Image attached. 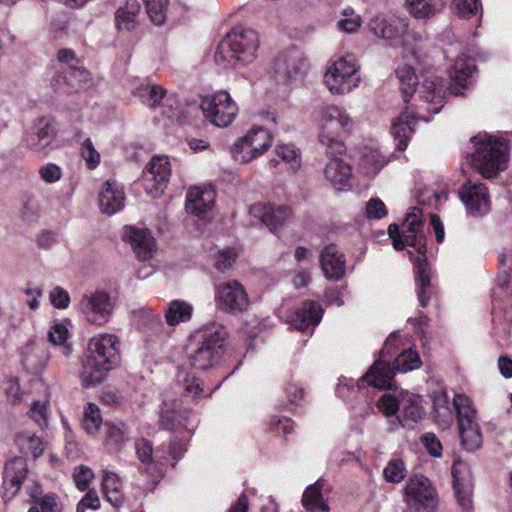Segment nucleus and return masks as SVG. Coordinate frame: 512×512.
I'll use <instances>...</instances> for the list:
<instances>
[{"label": "nucleus", "instance_id": "1", "mask_svg": "<svg viewBox=\"0 0 512 512\" xmlns=\"http://www.w3.org/2000/svg\"><path fill=\"white\" fill-rule=\"evenodd\" d=\"M423 223L420 218V210L413 208L406 216L401 231L397 224L388 227L389 237L393 241V247L401 250L404 246H411L421 255L413 259L415 268L416 294L419 306H428L434 289L431 284L430 267L426 261V237L423 233Z\"/></svg>", "mask_w": 512, "mask_h": 512}, {"label": "nucleus", "instance_id": "2", "mask_svg": "<svg viewBox=\"0 0 512 512\" xmlns=\"http://www.w3.org/2000/svg\"><path fill=\"white\" fill-rule=\"evenodd\" d=\"M220 385L218 384L215 389L205 394L199 378L187 369H179L175 378V390L181 395V398L163 402L159 411L160 427L170 431L185 429L188 433L193 432L196 425L188 406L197 403L204 397H210Z\"/></svg>", "mask_w": 512, "mask_h": 512}, {"label": "nucleus", "instance_id": "3", "mask_svg": "<svg viewBox=\"0 0 512 512\" xmlns=\"http://www.w3.org/2000/svg\"><path fill=\"white\" fill-rule=\"evenodd\" d=\"M478 55V49L472 47L456 58L449 70L451 79L449 85H446V81L434 73L424 79L420 97L427 104L426 109L429 112L434 114L440 112L444 106L447 92L452 95H462V89L471 85L473 74L476 71L474 57Z\"/></svg>", "mask_w": 512, "mask_h": 512}, {"label": "nucleus", "instance_id": "4", "mask_svg": "<svg viewBox=\"0 0 512 512\" xmlns=\"http://www.w3.org/2000/svg\"><path fill=\"white\" fill-rule=\"evenodd\" d=\"M398 334L392 332L386 339L380 356L367 373L357 380L356 387L360 391L366 387H373L377 389H390L392 381L396 372L406 373L420 368L422 365L419 354L411 348L401 351L393 362V367L390 366L389 361L385 359L395 349Z\"/></svg>", "mask_w": 512, "mask_h": 512}, {"label": "nucleus", "instance_id": "5", "mask_svg": "<svg viewBox=\"0 0 512 512\" xmlns=\"http://www.w3.org/2000/svg\"><path fill=\"white\" fill-rule=\"evenodd\" d=\"M119 360L120 341L115 334L99 333L93 336L82 360L80 379L83 386L89 388L100 384Z\"/></svg>", "mask_w": 512, "mask_h": 512}, {"label": "nucleus", "instance_id": "6", "mask_svg": "<svg viewBox=\"0 0 512 512\" xmlns=\"http://www.w3.org/2000/svg\"><path fill=\"white\" fill-rule=\"evenodd\" d=\"M258 47L256 31L234 27L219 43L214 60L223 69L244 67L255 60Z\"/></svg>", "mask_w": 512, "mask_h": 512}, {"label": "nucleus", "instance_id": "7", "mask_svg": "<svg viewBox=\"0 0 512 512\" xmlns=\"http://www.w3.org/2000/svg\"><path fill=\"white\" fill-rule=\"evenodd\" d=\"M227 338L225 327L217 322H211L192 335L188 346V360L197 370H208L216 367L221 359L224 343Z\"/></svg>", "mask_w": 512, "mask_h": 512}, {"label": "nucleus", "instance_id": "8", "mask_svg": "<svg viewBox=\"0 0 512 512\" xmlns=\"http://www.w3.org/2000/svg\"><path fill=\"white\" fill-rule=\"evenodd\" d=\"M354 127V120L345 108L327 105L320 111L319 142L329 155L345 153L346 147L341 140L349 135Z\"/></svg>", "mask_w": 512, "mask_h": 512}, {"label": "nucleus", "instance_id": "9", "mask_svg": "<svg viewBox=\"0 0 512 512\" xmlns=\"http://www.w3.org/2000/svg\"><path fill=\"white\" fill-rule=\"evenodd\" d=\"M471 141L475 147L472 164L480 174L490 178L505 169L508 159V146L505 140L487 133H479Z\"/></svg>", "mask_w": 512, "mask_h": 512}, {"label": "nucleus", "instance_id": "10", "mask_svg": "<svg viewBox=\"0 0 512 512\" xmlns=\"http://www.w3.org/2000/svg\"><path fill=\"white\" fill-rule=\"evenodd\" d=\"M422 397L408 391H395L393 394H384L378 402L379 410L386 416H393L399 412L398 420L407 429H414L424 416L421 405Z\"/></svg>", "mask_w": 512, "mask_h": 512}, {"label": "nucleus", "instance_id": "11", "mask_svg": "<svg viewBox=\"0 0 512 512\" xmlns=\"http://www.w3.org/2000/svg\"><path fill=\"white\" fill-rule=\"evenodd\" d=\"M360 81V66L353 55L341 56L331 62L324 76V82L333 94H347L358 87Z\"/></svg>", "mask_w": 512, "mask_h": 512}, {"label": "nucleus", "instance_id": "12", "mask_svg": "<svg viewBox=\"0 0 512 512\" xmlns=\"http://www.w3.org/2000/svg\"><path fill=\"white\" fill-rule=\"evenodd\" d=\"M453 408L457 414L459 437L462 446L467 451L481 447L482 434L477 422V412L472 406L471 399L464 394H455Z\"/></svg>", "mask_w": 512, "mask_h": 512}, {"label": "nucleus", "instance_id": "13", "mask_svg": "<svg viewBox=\"0 0 512 512\" xmlns=\"http://www.w3.org/2000/svg\"><path fill=\"white\" fill-rule=\"evenodd\" d=\"M272 143L273 136L270 131L261 126H255L234 143L232 154L237 162L249 163L266 153Z\"/></svg>", "mask_w": 512, "mask_h": 512}, {"label": "nucleus", "instance_id": "14", "mask_svg": "<svg viewBox=\"0 0 512 512\" xmlns=\"http://www.w3.org/2000/svg\"><path fill=\"white\" fill-rule=\"evenodd\" d=\"M204 116L217 127L229 126L238 114V106L227 91H218L202 98Z\"/></svg>", "mask_w": 512, "mask_h": 512}, {"label": "nucleus", "instance_id": "15", "mask_svg": "<svg viewBox=\"0 0 512 512\" xmlns=\"http://www.w3.org/2000/svg\"><path fill=\"white\" fill-rule=\"evenodd\" d=\"M405 502L409 512H435L436 492L428 478L415 476L404 488Z\"/></svg>", "mask_w": 512, "mask_h": 512}, {"label": "nucleus", "instance_id": "16", "mask_svg": "<svg viewBox=\"0 0 512 512\" xmlns=\"http://www.w3.org/2000/svg\"><path fill=\"white\" fill-rule=\"evenodd\" d=\"M214 300L219 311L232 315L245 312L250 305L246 289L236 280L217 285Z\"/></svg>", "mask_w": 512, "mask_h": 512}, {"label": "nucleus", "instance_id": "17", "mask_svg": "<svg viewBox=\"0 0 512 512\" xmlns=\"http://www.w3.org/2000/svg\"><path fill=\"white\" fill-rule=\"evenodd\" d=\"M57 59L61 64L67 65V69L55 76L56 90H60L64 84L71 89H80L90 81L89 72L82 66L81 61L70 49H60Z\"/></svg>", "mask_w": 512, "mask_h": 512}, {"label": "nucleus", "instance_id": "18", "mask_svg": "<svg viewBox=\"0 0 512 512\" xmlns=\"http://www.w3.org/2000/svg\"><path fill=\"white\" fill-rule=\"evenodd\" d=\"M113 309L111 297L104 291L86 293L79 302V310L85 319L97 326H102L110 320Z\"/></svg>", "mask_w": 512, "mask_h": 512}, {"label": "nucleus", "instance_id": "19", "mask_svg": "<svg viewBox=\"0 0 512 512\" xmlns=\"http://www.w3.org/2000/svg\"><path fill=\"white\" fill-rule=\"evenodd\" d=\"M171 176V165L167 156H154L143 175V187L147 194L158 197L163 194Z\"/></svg>", "mask_w": 512, "mask_h": 512}, {"label": "nucleus", "instance_id": "20", "mask_svg": "<svg viewBox=\"0 0 512 512\" xmlns=\"http://www.w3.org/2000/svg\"><path fill=\"white\" fill-rule=\"evenodd\" d=\"M459 196L470 215L483 216L490 211V196L483 183L467 181L461 186Z\"/></svg>", "mask_w": 512, "mask_h": 512}, {"label": "nucleus", "instance_id": "21", "mask_svg": "<svg viewBox=\"0 0 512 512\" xmlns=\"http://www.w3.org/2000/svg\"><path fill=\"white\" fill-rule=\"evenodd\" d=\"M250 214L262 221L263 224L275 231L288 224L293 214L291 209L286 205H274L271 203H256L250 207Z\"/></svg>", "mask_w": 512, "mask_h": 512}, {"label": "nucleus", "instance_id": "22", "mask_svg": "<svg viewBox=\"0 0 512 512\" xmlns=\"http://www.w3.org/2000/svg\"><path fill=\"white\" fill-rule=\"evenodd\" d=\"M344 154L345 153L329 155L326 151L328 162L323 171L324 176L334 189L338 191H348L352 187V169L351 166L342 159Z\"/></svg>", "mask_w": 512, "mask_h": 512}, {"label": "nucleus", "instance_id": "23", "mask_svg": "<svg viewBox=\"0 0 512 512\" xmlns=\"http://www.w3.org/2000/svg\"><path fill=\"white\" fill-rule=\"evenodd\" d=\"M27 472V463L22 458H14L5 464L2 485L4 501L11 500L18 493Z\"/></svg>", "mask_w": 512, "mask_h": 512}, {"label": "nucleus", "instance_id": "24", "mask_svg": "<svg viewBox=\"0 0 512 512\" xmlns=\"http://www.w3.org/2000/svg\"><path fill=\"white\" fill-rule=\"evenodd\" d=\"M320 265L324 276L330 281H338L346 273L345 255L334 244L326 245L321 250Z\"/></svg>", "mask_w": 512, "mask_h": 512}, {"label": "nucleus", "instance_id": "25", "mask_svg": "<svg viewBox=\"0 0 512 512\" xmlns=\"http://www.w3.org/2000/svg\"><path fill=\"white\" fill-rule=\"evenodd\" d=\"M122 239L131 245L139 260H149L155 252V240L146 228L128 226L124 230Z\"/></svg>", "mask_w": 512, "mask_h": 512}, {"label": "nucleus", "instance_id": "26", "mask_svg": "<svg viewBox=\"0 0 512 512\" xmlns=\"http://www.w3.org/2000/svg\"><path fill=\"white\" fill-rule=\"evenodd\" d=\"M369 29L379 38L396 40L407 32L408 20L400 17L387 19L383 15H376L370 20Z\"/></svg>", "mask_w": 512, "mask_h": 512}, {"label": "nucleus", "instance_id": "27", "mask_svg": "<svg viewBox=\"0 0 512 512\" xmlns=\"http://www.w3.org/2000/svg\"><path fill=\"white\" fill-rule=\"evenodd\" d=\"M306 68L303 53L298 48H291L280 55L275 61V71L284 75L287 79L293 80L301 76Z\"/></svg>", "mask_w": 512, "mask_h": 512}, {"label": "nucleus", "instance_id": "28", "mask_svg": "<svg viewBox=\"0 0 512 512\" xmlns=\"http://www.w3.org/2000/svg\"><path fill=\"white\" fill-rule=\"evenodd\" d=\"M323 316V309L318 302L305 301L296 310L293 318L292 325L302 331L309 332L311 336L314 328L320 323Z\"/></svg>", "mask_w": 512, "mask_h": 512}, {"label": "nucleus", "instance_id": "29", "mask_svg": "<svg viewBox=\"0 0 512 512\" xmlns=\"http://www.w3.org/2000/svg\"><path fill=\"white\" fill-rule=\"evenodd\" d=\"M125 204L123 187L113 180H107L99 193V207L102 213L112 215L121 211Z\"/></svg>", "mask_w": 512, "mask_h": 512}, {"label": "nucleus", "instance_id": "30", "mask_svg": "<svg viewBox=\"0 0 512 512\" xmlns=\"http://www.w3.org/2000/svg\"><path fill=\"white\" fill-rule=\"evenodd\" d=\"M418 118L415 116L413 110L406 107L399 117L393 122L391 134L396 141L398 150H405L408 146L409 139L414 132V126Z\"/></svg>", "mask_w": 512, "mask_h": 512}, {"label": "nucleus", "instance_id": "31", "mask_svg": "<svg viewBox=\"0 0 512 512\" xmlns=\"http://www.w3.org/2000/svg\"><path fill=\"white\" fill-rule=\"evenodd\" d=\"M214 202L215 192L213 190L193 187L187 192L185 208L188 213L201 217L212 209Z\"/></svg>", "mask_w": 512, "mask_h": 512}, {"label": "nucleus", "instance_id": "32", "mask_svg": "<svg viewBox=\"0 0 512 512\" xmlns=\"http://www.w3.org/2000/svg\"><path fill=\"white\" fill-rule=\"evenodd\" d=\"M329 490L328 483L319 479L314 484L308 486L302 496L303 506L310 512H326L328 505L324 501L322 491Z\"/></svg>", "mask_w": 512, "mask_h": 512}, {"label": "nucleus", "instance_id": "33", "mask_svg": "<svg viewBox=\"0 0 512 512\" xmlns=\"http://www.w3.org/2000/svg\"><path fill=\"white\" fill-rule=\"evenodd\" d=\"M194 307L187 301L175 299L164 308V319L168 326L176 327L191 320Z\"/></svg>", "mask_w": 512, "mask_h": 512}, {"label": "nucleus", "instance_id": "34", "mask_svg": "<svg viewBox=\"0 0 512 512\" xmlns=\"http://www.w3.org/2000/svg\"><path fill=\"white\" fill-rule=\"evenodd\" d=\"M141 4L138 0H127L115 13L116 26L119 30L133 31L139 24Z\"/></svg>", "mask_w": 512, "mask_h": 512}, {"label": "nucleus", "instance_id": "35", "mask_svg": "<svg viewBox=\"0 0 512 512\" xmlns=\"http://www.w3.org/2000/svg\"><path fill=\"white\" fill-rule=\"evenodd\" d=\"M432 402L437 422L443 427H448L453 422L454 413L450 407L449 395L441 389L432 393Z\"/></svg>", "mask_w": 512, "mask_h": 512}, {"label": "nucleus", "instance_id": "36", "mask_svg": "<svg viewBox=\"0 0 512 512\" xmlns=\"http://www.w3.org/2000/svg\"><path fill=\"white\" fill-rule=\"evenodd\" d=\"M405 7L414 18L428 19L441 11L442 4L436 0H405Z\"/></svg>", "mask_w": 512, "mask_h": 512}, {"label": "nucleus", "instance_id": "37", "mask_svg": "<svg viewBox=\"0 0 512 512\" xmlns=\"http://www.w3.org/2000/svg\"><path fill=\"white\" fill-rule=\"evenodd\" d=\"M102 489L106 500L115 508L123 505L124 497L121 492L119 477L113 472H106L102 479Z\"/></svg>", "mask_w": 512, "mask_h": 512}, {"label": "nucleus", "instance_id": "38", "mask_svg": "<svg viewBox=\"0 0 512 512\" xmlns=\"http://www.w3.org/2000/svg\"><path fill=\"white\" fill-rule=\"evenodd\" d=\"M16 443L25 454H31L33 458L40 457L45 450V442L40 436L29 431H23L17 434Z\"/></svg>", "mask_w": 512, "mask_h": 512}, {"label": "nucleus", "instance_id": "39", "mask_svg": "<svg viewBox=\"0 0 512 512\" xmlns=\"http://www.w3.org/2000/svg\"><path fill=\"white\" fill-rule=\"evenodd\" d=\"M176 0H145L146 12L153 24L161 26L165 23Z\"/></svg>", "mask_w": 512, "mask_h": 512}, {"label": "nucleus", "instance_id": "40", "mask_svg": "<svg viewBox=\"0 0 512 512\" xmlns=\"http://www.w3.org/2000/svg\"><path fill=\"white\" fill-rule=\"evenodd\" d=\"M276 155L288 166V171L297 173L302 166L300 150L294 144H279L275 148Z\"/></svg>", "mask_w": 512, "mask_h": 512}, {"label": "nucleus", "instance_id": "41", "mask_svg": "<svg viewBox=\"0 0 512 512\" xmlns=\"http://www.w3.org/2000/svg\"><path fill=\"white\" fill-rule=\"evenodd\" d=\"M128 440V432L123 423H106L105 444L113 451H120Z\"/></svg>", "mask_w": 512, "mask_h": 512}, {"label": "nucleus", "instance_id": "42", "mask_svg": "<svg viewBox=\"0 0 512 512\" xmlns=\"http://www.w3.org/2000/svg\"><path fill=\"white\" fill-rule=\"evenodd\" d=\"M397 77L400 81V90L403 95L404 102H408V96L413 95L415 87L418 84V77L410 66L399 67L396 70Z\"/></svg>", "mask_w": 512, "mask_h": 512}, {"label": "nucleus", "instance_id": "43", "mask_svg": "<svg viewBox=\"0 0 512 512\" xmlns=\"http://www.w3.org/2000/svg\"><path fill=\"white\" fill-rule=\"evenodd\" d=\"M102 425L100 409L94 403H88L84 408L82 426L88 434L96 433Z\"/></svg>", "mask_w": 512, "mask_h": 512}, {"label": "nucleus", "instance_id": "44", "mask_svg": "<svg viewBox=\"0 0 512 512\" xmlns=\"http://www.w3.org/2000/svg\"><path fill=\"white\" fill-rule=\"evenodd\" d=\"M68 337V329L64 323L55 322L49 332L48 339L53 345L60 346L62 349V353L65 356H69L71 354L72 348L70 345L66 343Z\"/></svg>", "mask_w": 512, "mask_h": 512}, {"label": "nucleus", "instance_id": "45", "mask_svg": "<svg viewBox=\"0 0 512 512\" xmlns=\"http://www.w3.org/2000/svg\"><path fill=\"white\" fill-rule=\"evenodd\" d=\"M34 131L37 134L38 142L33 141L32 145L36 146V152H43L52 142L54 137V128L50 122L41 120L35 127Z\"/></svg>", "mask_w": 512, "mask_h": 512}, {"label": "nucleus", "instance_id": "46", "mask_svg": "<svg viewBox=\"0 0 512 512\" xmlns=\"http://www.w3.org/2000/svg\"><path fill=\"white\" fill-rule=\"evenodd\" d=\"M386 164L387 161L382 155H380L377 150H370L369 152L365 153L361 161L364 172L368 175H375Z\"/></svg>", "mask_w": 512, "mask_h": 512}, {"label": "nucleus", "instance_id": "47", "mask_svg": "<svg viewBox=\"0 0 512 512\" xmlns=\"http://www.w3.org/2000/svg\"><path fill=\"white\" fill-rule=\"evenodd\" d=\"M80 155L91 170L97 168L101 162V155L90 138H85L80 143Z\"/></svg>", "mask_w": 512, "mask_h": 512}, {"label": "nucleus", "instance_id": "48", "mask_svg": "<svg viewBox=\"0 0 512 512\" xmlns=\"http://www.w3.org/2000/svg\"><path fill=\"white\" fill-rule=\"evenodd\" d=\"M211 253L214 257L215 267L221 272L229 269L237 257L235 249L230 247L224 249L214 248L211 250Z\"/></svg>", "mask_w": 512, "mask_h": 512}, {"label": "nucleus", "instance_id": "49", "mask_svg": "<svg viewBox=\"0 0 512 512\" xmlns=\"http://www.w3.org/2000/svg\"><path fill=\"white\" fill-rule=\"evenodd\" d=\"M342 18L338 21L337 27L345 33H354L361 26V17L352 8H346L342 12Z\"/></svg>", "mask_w": 512, "mask_h": 512}, {"label": "nucleus", "instance_id": "50", "mask_svg": "<svg viewBox=\"0 0 512 512\" xmlns=\"http://www.w3.org/2000/svg\"><path fill=\"white\" fill-rule=\"evenodd\" d=\"M49 406L46 401H33L28 412L29 417L41 428L48 425Z\"/></svg>", "mask_w": 512, "mask_h": 512}, {"label": "nucleus", "instance_id": "51", "mask_svg": "<svg viewBox=\"0 0 512 512\" xmlns=\"http://www.w3.org/2000/svg\"><path fill=\"white\" fill-rule=\"evenodd\" d=\"M456 467H452V477H453V489L457 498L459 505L463 509H469L471 507V493L470 490L465 487L456 474Z\"/></svg>", "mask_w": 512, "mask_h": 512}, {"label": "nucleus", "instance_id": "52", "mask_svg": "<svg viewBox=\"0 0 512 512\" xmlns=\"http://www.w3.org/2000/svg\"><path fill=\"white\" fill-rule=\"evenodd\" d=\"M452 7L461 18H470L481 10L480 0H453Z\"/></svg>", "mask_w": 512, "mask_h": 512}, {"label": "nucleus", "instance_id": "53", "mask_svg": "<svg viewBox=\"0 0 512 512\" xmlns=\"http://www.w3.org/2000/svg\"><path fill=\"white\" fill-rule=\"evenodd\" d=\"M33 506H38L39 512H61V504L58 496L54 493H48L40 497L33 496Z\"/></svg>", "mask_w": 512, "mask_h": 512}, {"label": "nucleus", "instance_id": "54", "mask_svg": "<svg viewBox=\"0 0 512 512\" xmlns=\"http://www.w3.org/2000/svg\"><path fill=\"white\" fill-rule=\"evenodd\" d=\"M386 481L399 483L405 477V466L400 460L390 461L383 471Z\"/></svg>", "mask_w": 512, "mask_h": 512}, {"label": "nucleus", "instance_id": "55", "mask_svg": "<svg viewBox=\"0 0 512 512\" xmlns=\"http://www.w3.org/2000/svg\"><path fill=\"white\" fill-rule=\"evenodd\" d=\"M384 202L379 198H371L365 205V214L369 220H379L387 215Z\"/></svg>", "mask_w": 512, "mask_h": 512}, {"label": "nucleus", "instance_id": "56", "mask_svg": "<svg viewBox=\"0 0 512 512\" xmlns=\"http://www.w3.org/2000/svg\"><path fill=\"white\" fill-rule=\"evenodd\" d=\"M420 442L425 448V450L432 457H441L442 456V444L439 438L431 432H427L420 437Z\"/></svg>", "mask_w": 512, "mask_h": 512}, {"label": "nucleus", "instance_id": "57", "mask_svg": "<svg viewBox=\"0 0 512 512\" xmlns=\"http://www.w3.org/2000/svg\"><path fill=\"white\" fill-rule=\"evenodd\" d=\"M135 450L142 464L150 466L153 463V448L148 440L143 438L137 439L135 441Z\"/></svg>", "mask_w": 512, "mask_h": 512}, {"label": "nucleus", "instance_id": "58", "mask_svg": "<svg viewBox=\"0 0 512 512\" xmlns=\"http://www.w3.org/2000/svg\"><path fill=\"white\" fill-rule=\"evenodd\" d=\"M293 429V422L287 417L272 416L269 421V430L276 436H286Z\"/></svg>", "mask_w": 512, "mask_h": 512}, {"label": "nucleus", "instance_id": "59", "mask_svg": "<svg viewBox=\"0 0 512 512\" xmlns=\"http://www.w3.org/2000/svg\"><path fill=\"white\" fill-rule=\"evenodd\" d=\"M93 476L94 474L92 470L83 465L76 467L73 472L75 485L81 491H84L88 488V485Z\"/></svg>", "mask_w": 512, "mask_h": 512}, {"label": "nucleus", "instance_id": "60", "mask_svg": "<svg viewBox=\"0 0 512 512\" xmlns=\"http://www.w3.org/2000/svg\"><path fill=\"white\" fill-rule=\"evenodd\" d=\"M49 300L53 307L66 309L70 303V296L62 287L56 286L49 292Z\"/></svg>", "mask_w": 512, "mask_h": 512}, {"label": "nucleus", "instance_id": "61", "mask_svg": "<svg viewBox=\"0 0 512 512\" xmlns=\"http://www.w3.org/2000/svg\"><path fill=\"white\" fill-rule=\"evenodd\" d=\"M152 85L148 79H135L131 83V93L146 105Z\"/></svg>", "mask_w": 512, "mask_h": 512}, {"label": "nucleus", "instance_id": "62", "mask_svg": "<svg viewBox=\"0 0 512 512\" xmlns=\"http://www.w3.org/2000/svg\"><path fill=\"white\" fill-rule=\"evenodd\" d=\"M149 97L146 102V105L150 108H155L158 105H160V101L164 100L170 107H172V104L170 103L172 101L171 98L166 97V90L162 88L159 85L153 84L151 87V90H149Z\"/></svg>", "mask_w": 512, "mask_h": 512}, {"label": "nucleus", "instance_id": "63", "mask_svg": "<svg viewBox=\"0 0 512 512\" xmlns=\"http://www.w3.org/2000/svg\"><path fill=\"white\" fill-rule=\"evenodd\" d=\"M41 179L46 183H55L61 179L62 170L54 163H47L39 169Z\"/></svg>", "mask_w": 512, "mask_h": 512}, {"label": "nucleus", "instance_id": "64", "mask_svg": "<svg viewBox=\"0 0 512 512\" xmlns=\"http://www.w3.org/2000/svg\"><path fill=\"white\" fill-rule=\"evenodd\" d=\"M287 403L298 405L304 398V390L298 384L290 382L285 388Z\"/></svg>", "mask_w": 512, "mask_h": 512}]
</instances>
